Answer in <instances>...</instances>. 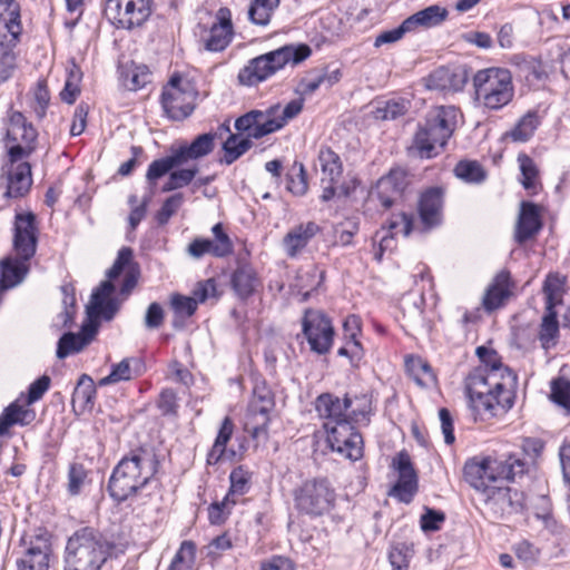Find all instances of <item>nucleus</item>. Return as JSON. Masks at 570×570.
Returning <instances> with one entry per match:
<instances>
[{
  "label": "nucleus",
  "mask_w": 570,
  "mask_h": 570,
  "mask_svg": "<svg viewBox=\"0 0 570 570\" xmlns=\"http://www.w3.org/2000/svg\"><path fill=\"white\" fill-rule=\"evenodd\" d=\"M230 284L238 298L247 299L255 293L261 282L255 269L248 264H243L232 274Z\"/></svg>",
  "instance_id": "obj_28"
},
{
  "label": "nucleus",
  "mask_w": 570,
  "mask_h": 570,
  "mask_svg": "<svg viewBox=\"0 0 570 570\" xmlns=\"http://www.w3.org/2000/svg\"><path fill=\"white\" fill-rule=\"evenodd\" d=\"M304 98H298L291 100L286 106L282 107L279 104L273 105L272 107H276L277 111H275L276 124H281V128H283L288 120L295 118L303 109Z\"/></svg>",
  "instance_id": "obj_59"
},
{
  "label": "nucleus",
  "mask_w": 570,
  "mask_h": 570,
  "mask_svg": "<svg viewBox=\"0 0 570 570\" xmlns=\"http://www.w3.org/2000/svg\"><path fill=\"white\" fill-rule=\"evenodd\" d=\"M538 338L546 351L553 348L559 340V322L556 308L546 309L542 316Z\"/></svg>",
  "instance_id": "obj_33"
},
{
  "label": "nucleus",
  "mask_w": 570,
  "mask_h": 570,
  "mask_svg": "<svg viewBox=\"0 0 570 570\" xmlns=\"http://www.w3.org/2000/svg\"><path fill=\"white\" fill-rule=\"evenodd\" d=\"M287 188L292 194L296 196H303L307 191L308 184L303 164L298 165L296 177L289 176Z\"/></svg>",
  "instance_id": "obj_63"
},
{
  "label": "nucleus",
  "mask_w": 570,
  "mask_h": 570,
  "mask_svg": "<svg viewBox=\"0 0 570 570\" xmlns=\"http://www.w3.org/2000/svg\"><path fill=\"white\" fill-rule=\"evenodd\" d=\"M82 73L80 68L76 65L68 70V77L65 82V87L60 92V98L63 102L72 105L80 94V81Z\"/></svg>",
  "instance_id": "obj_50"
},
{
  "label": "nucleus",
  "mask_w": 570,
  "mask_h": 570,
  "mask_svg": "<svg viewBox=\"0 0 570 570\" xmlns=\"http://www.w3.org/2000/svg\"><path fill=\"white\" fill-rule=\"evenodd\" d=\"M135 364L137 366L140 365V361L138 358H124L118 364L112 365L111 372L106 377H102L99 381V385H108L118 383L120 381H128L134 375V370L131 364ZM135 373H137V370H135Z\"/></svg>",
  "instance_id": "obj_44"
},
{
  "label": "nucleus",
  "mask_w": 570,
  "mask_h": 570,
  "mask_svg": "<svg viewBox=\"0 0 570 570\" xmlns=\"http://www.w3.org/2000/svg\"><path fill=\"white\" fill-rule=\"evenodd\" d=\"M16 43L0 40V85L8 81L17 68V57L13 51Z\"/></svg>",
  "instance_id": "obj_41"
},
{
  "label": "nucleus",
  "mask_w": 570,
  "mask_h": 570,
  "mask_svg": "<svg viewBox=\"0 0 570 570\" xmlns=\"http://www.w3.org/2000/svg\"><path fill=\"white\" fill-rule=\"evenodd\" d=\"M460 110L454 106H435L419 122L411 150L422 159H431L444 150L458 127Z\"/></svg>",
  "instance_id": "obj_6"
},
{
  "label": "nucleus",
  "mask_w": 570,
  "mask_h": 570,
  "mask_svg": "<svg viewBox=\"0 0 570 570\" xmlns=\"http://www.w3.org/2000/svg\"><path fill=\"white\" fill-rule=\"evenodd\" d=\"M546 309L556 308L561 303L563 278L559 274H549L543 284Z\"/></svg>",
  "instance_id": "obj_47"
},
{
  "label": "nucleus",
  "mask_w": 570,
  "mask_h": 570,
  "mask_svg": "<svg viewBox=\"0 0 570 570\" xmlns=\"http://www.w3.org/2000/svg\"><path fill=\"white\" fill-rule=\"evenodd\" d=\"M336 493L330 481L315 478L304 481L293 490L294 508L301 515L318 518L335 507Z\"/></svg>",
  "instance_id": "obj_9"
},
{
  "label": "nucleus",
  "mask_w": 570,
  "mask_h": 570,
  "mask_svg": "<svg viewBox=\"0 0 570 570\" xmlns=\"http://www.w3.org/2000/svg\"><path fill=\"white\" fill-rule=\"evenodd\" d=\"M409 375L420 386H430L434 383L435 376L430 364L417 356H409L405 361Z\"/></svg>",
  "instance_id": "obj_36"
},
{
  "label": "nucleus",
  "mask_w": 570,
  "mask_h": 570,
  "mask_svg": "<svg viewBox=\"0 0 570 570\" xmlns=\"http://www.w3.org/2000/svg\"><path fill=\"white\" fill-rule=\"evenodd\" d=\"M125 552L107 535L92 527L75 531L67 540L63 570H101L108 559Z\"/></svg>",
  "instance_id": "obj_5"
},
{
  "label": "nucleus",
  "mask_w": 570,
  "mask_h": 570,
  "mask_svg": "<svg viewBox=\"0 0 570 570\" xmlns=\"http://www.w3.org/2000/svg\"><path fill=\"white\" fill-rule=\"evenodd\" d=\"M88 471L81 463L73 462L68 469L67 491L70 495L80 494L83 485L87 483Z\"/></svg>",
  "instance_id": "obj_52"
},
{
  "label": "nucleus",
  "mask_w": 570,
  "mask_h": 570,
  "mask_svg": "<svg viewBox=\"0 0 570 570\" xmlns=\"http://www.w3.org/2000/svg\"><path fill=\"white\" fill-rule=\"evenodd\" d=\"M21 30L19 3L0 0V40L17 42Z\"/></svg>",
  "instance_id": "obj_26"
},
{
  "label": "nucleus",
  "mask_w": 570,
  "mask_h": 570,
  "mask_svg": "<svg viewBox=\"0 0 570 570\" xmlns=\"http://www.w3.org/2000/svg\"><path fill=\"white\" fill-rule=\"evenodd\" d=\"M278 6L279 4L269 3L268 0H252L248 8V19L254 24L265 27L269 23Z\"/></svg>",
  "instance_id": "obj_46"
},
{
  "label": "nucleus",
  "mask_w": 570,
  "mask_h": 570,
  "mask_svg": "<svg viewBox=\"0 0 570 570\" xmlns=\"http://www.w3.org/2000/svg\"><path fill=\"white\" fill-rule=\"evenodd\" d=\"M468 81L464 68L440 67L428 77V88L440 91H460Z\"/></svg>",
  "instance_id": "obj_25"
},
{
  "label": "nucleus",
  "mask_w": 570,
  "mask_h": 570,
  "mask_svg": "<svg viewBox=\"0 0 570 570\" xmlns=\"http://www.w3.org/2000/svg\"><path fill=\"white\" fill-rule=\"evenodd\" d=\"M275 111H277L276 107L250 110L236 119L235 128L239 132H245L248 139L263 138L281 129V124H276Z\"/></svg>",
  "instance_id": "obj_18"
},
{
  "label": "nucleus",
  "mask_w": 570,
  "mask_h": 570,
  "mask_svg": "<svg viewBox=\"0 0 570 570\" xmlns=\"http://www.w3.org/2000/svg\"><path fill=\"white\" fill-rule=\"evenodd\" d=\"M351 406V396L346 394L343 400L332 393H323L316 397L315 410L324 423L350 421L346 412Z\"/></svg>",
  "instance_id": "obj_23"
},
{
  "label": "nucleus",
  "mask_w": 570,
  "mask_h": 570,
  "mask_svg": "<svg viewBox=\"0 0 570 570\" xmlns=\"http://www.w3.org/2000/svg\"><path fill=\"white\" fill-rule=\"evenodd\" d=\"M234 433V423L229 416H226L220 425L214 445L207 454V463L216 464L225 453L226 444Z\"/></svg>",
  "instance_id": "obj_37"
},
{
  "label": "nucleus",
  "mask_w": 570,
  "mask_h": 570,
  "mask_svg": "<svg viewBox=\"0 0 570 570\" xmlns=\"http://www.w3.org/2000/svg\"><path fill=\"white\" fill-rule=\"evenodd\" d=\"M551 399L554 403L570 410V381L562 377L552 381Z\"/></svg>",
  "instance_id": "obj_61"
},
{
  "label": "nucleus",
  "mask_w": 570,
  "mask_h": 570,
  "mask_svg": "<svg viewBox=\"0 0 570 570\" xmlns=\"http://www.w3.org/2000/svg\"><path fill=\"white\" fill-rule=\"evenodd\" d=\"M347 419L354 423L365 424L370 423V414L372 412V400L367 394L355 395L351 397V406Z\"/></svg>",
  "instance_id": "obj_42"
},
{
  "label": "nucleus",
  "mask_w": 570,
  "mask_h": 570,
  "mask_svg": "<svg viewBox=\"0 0 570 570\" xmlns=\"http://www.w3.org/2000/svg\"><path fill=\"white\" fill-rule=\"evenodd\" d=\"M472 82L475 101L489 110H500L513 100L514 85L507 68L481 69L475 72Z\"/></svg>",
  "instance_id": "obj_8"
},
{
  "label": "nucleus",
  "mask_w": 570,
  "mask_h": 570,
  "mask_svg": "<svg viewBox=\"0 0 570 570\" xmlns=\"http://www.w3.org/2000/svg\"><path fill=\"white\" fill-rule=\"evenodd\" d=\"M320 232L321 227L315 222L301 223L291 228L282 242L286 255L297 257Z\"/></svg>",
  "instance_id": "obj_24"
},
{
  "label": "nucleus",
  "mask_w": 570,
  "mask_h": 570,
  "mask_svg": "<svg viewBox=\"0 0 570 570\" xmlns=\"http://www.w3.org/2000/svg\"><path fill=\"white\" fill-rule=\"evenodd\" d=\"M417 490L416 474L399 475L397 482L392 488L390 494L397 498L401 502L409 503Z\"/></svg>",
  "instance_id": "obj_49"
},
{
  "label": "nucleus",
  "mask_w": 570,
  "mask_h": 570,
  "mask_svg": "<svg viewBox=\"0 0 570 570\" xmlns=\"http://www.w3.org/2000/svg\"><path fill=\"white\" fill-rule=\"evenodd\" d=\"M448 17V10L439 4L426 7L404 20V27L410 31L422 28H432L441 24Z\"/></svg>",
  "instance_id": "obj_29"
},
{
  "label": "nucleus",
  "mask_w": 570,
  "mask_h": 570,
  "mask_svg": "<svg viewBox=\"0 0 570 570\" xmlns=\"http://www.w3.org/2000/svg\"><path fill=\"white\" fill-rule=\"evenodd\" d=\"M153 12L151 0H106L104 14L118 29L142 26Z\"/></svg>",
  "instance_id": "obj_10"
},
{
  "label": "nucleus",
  "mask_w": 570,
  "mask_h": 570,
  "mask_svg": "<svg viewBox=\"0 0 570 570\" xmlns=\"http://www.w3.org/2000/svg\"><path fill=\"white\" fill-rule=\"evenodd\" d=\"M387 227L392 236L396 234L409 236L414 228V215L406 213L393 215L387 222Z\"/></svg>",
  "instance_id": "obj_58"
},
{
  "label": "nucleus",
  "mask_w": 570,
  "mask_h": 570,
  "mask_svg": "<svg viewBox=\"0 0 570 570\" xmlns=\"http://www.w3.org/2000/svg\"><path fill=\"white\" fill-rule=\"evenodd\" d=\"M217 23L209 29L208 37L204 40V48L207 51L220 52L230 43L234 30L232 23V12L223 7L217 11Z\"/></svg>",
  "instance_id": "obj_21"
},
{
  "label": "nucleus",
  "mask_w": 570,
  "mask_h": 570,
  "mask_svg": "<svg viewBox=\"0 0 570 570\" xmlns=\"http://www.w3.org/2000/svg\"><path fill=\"white\" fill-rule=\"evenodd\" d=\"M7 171V190L4 196L8 198H19L24 196L32 184L31 167L28 163H20Z\"/></svg>",
  "instance_id": "obj_27"
},
{
  "label": "nucleus",
  "mask_w": 570,
  "mask_h": 570,
  "mask_svg": "<svg viewBox=\"0 0 570 570\" xmlns=\"http://www.w3.org/2000/svg\"><path fill=\"white\" fill-rule=\"evenodd\" d=\"M122 81L128 90L136 91L150 81V72L146 66H134L124 73Z\"/></svg>",
  "instance_id": "obj_53"
},
{
  "label": "nucleus",
  "mask_w": 570,
  "mask_h": 570,
  "mask_svg": "<svg viewBox=\"0 0 570 570\" xmlns=\"http://www.w3.org/2000/svg\"><path fill=\"white\" fill-rule=\"evenodd\" d=\"M115 286L110 281H104L91 294L87 306L88 321L82 324L79 333H65L58 341L57 357L66 358L70 354L81 352L90 344L98 331L99 318L111 321L120 308L121 302L112 297Z\"/></svg>",
  "instance_id": "obj_4"
},
{
  "label": "nucleus",
  "mask_w": 570,
  "mask_h": 570,
  "mask_svg": "<svg viewBox=\"0 0 570 570\" xmlns=\"http://www.w3.org/2000/svg\"><path fill=\"white\" fill-rule=\"evenodd\" d=\"M275 406L274 394L265 384H257L253 389V396L249 401L245 431L253 439H259L267 435L269 424V413Z\"/></svg>",
  "instance_id": "obj_12"
},
{
  "label": "nucleus",
  "mask_w": 570,
  "mask_h": 570,
  "mask_svg": "<svg viewBox=\"0 0 570 570\" xmlns=\"http://www.w3.org/2000/svg\"><path fill=\"white\" fill-rule=\"evenodd\" d=\"M134 252L130 247H122L117 255L116 261L112 266L107 272V277L109 279L117 278L125 269L126 272L130 268V266H138L137 263L132 261Z\"/></svg>",
  "instance_id": "obj_56"
},
{
  "label": "nucleus",
  "mask_w": 570,
  "mask_h": 570,
  "mask_svg": "<svg viewBox=\"0 0 570 570\" xmlns=\"http://www.w3.org/2000/svg\"><path fill=\"white\" fill-rule=\"evenodd\" d=\"M538 126L539 118L537 112L529 111L518 121L510 136L514 141H527L533 136Z\"/></svg>",
  "instance_id": "obj_48"
},
{
  "label": "nucleus",
  "mask_w": 570,
  "mask_h": 570,
  "mask_svg": "<svg viewBox=\"0 0 570 570\" xmlns=\"http://www.w3.org/2000/svg\"><path fill=\"white\" fill-rule=\"evenodd\" d=\"M542 228L540 207L530 202H522L514 228V240L523 245L533 239Z\"/></svg>",
  "instance_id": "obj_20"
},
{
  "label": "nucleus",
  "mask_w": 570,
  "mask_h": 570,
  "mask_svg": "<svg viewBox=\"0 0 570 570\" xmlns=\"http://www.w3.org/2000/svg\"><path fill=\"white\" fill-rule=\"evenodd\" d=\"M89 112V106L86 102H80L73 114V120L70 126L71 136H79L83 132L87 125V116Z\"/></svg>",
  "instance_id": "obj_62"
},
{
  "label": "nucleus",
  "mask_w": 570,
  "mask_h": 570,
  "mask_svg": "<svg viewBox=\"0 0 570 570\" xmlns=\"http://www.w3.org/2000/svg\"><path fill=\"white\" fill-rule=\"evenodd\" d=\"M455 175L468 183H480L485 178V171L478 161H460L454 168Z\"/></svg>",
  "instance_id": "obj_54"
},
{
  "label": "nucleus",
  "mask_w": 570,
  "mask_h": 570,
  "mask_svg": "<svg viewBox=\"0 0 570 570\" xmlns=\"http://www.w3.org/2000/svg\"><path fill=\"white\" fill-rule=\"evenodd\" d=\"M230 487L223 504H235L236 498L246 494L252 487V472L243 465L236 466L229 474Z\"/></svg>",
  "instance_id": "obj_34"
},
{
  "label": "nucleus",
  "mask_w": 570,
  "mask_h": 570,
  "mask_svg": "<svg viewBox=\"0 0 570 570\" xmlns=\"http://www.w3.org/2000/svg\"><path fill=\"white\" fill-rule=\"evenodd\" d=\"M261 570H295V566L286 557L273 556L262 562Z\"/></svg>",
  "instance_id": "obj_64"
},
{
  "label": "nucleus",
  "mask_w": 570,
  "mask_h": 570,
  "mask_svg": "<svg viewBox=\"0 0 570 570\" xmlns=\"http://www.w3.org/2000/svg\"><path fill=\"white\" fill-rule=\"evenodd\" d=\"M181 165L184 164L181 163L178 154L176 150H173L169 156L156 159L149 165L146 173V179L150 185H154L157 179L170 174L173 168Z\"/></svg>",
  "instance_id": "obj_38"
},
{
  "label": "nucleus",
  "mask_w": 570,
  "mask_h": 570,
  "mask_svg": "<svg viewBox=\"0 0 570 570\" xmlns=\"http://www.w3.org/2000/svg\"><path fill=\"white\" fill-rule=\"evenodd\" d=\"M196 92L178 75H174L164 87L161 94V106L166 116L171 120H184L195 109Z\"/></svg>",
  "instance_id": "obj_11"
},
{
  "label": "nucleus",
  "mask_w": 570,
  "mask_h": 570,
  "mask_svg": "<svg viewBox=\"0 0 570 570\" xmlns=\"http://www.w3.org/2000/svg\"><path fill=\"white\" fill-rule=\"evenodd\" d=\"M410 105L406 99L386 100L375 108L374 117L379 120H395L409 111Z\"/></svg>",
  "instance_id": "obj_40"
},
{
  "label": "nucleus",
  "mask_w": 570,
  "mask_h": 570,
  "mask_svg": "<svg viewBox=\"0 0 570 570\" xmlns=\"http://www.w3.org/2000/svg\"><path fill=\"white\" fill-rule=\"evenodd\" d=\"M33 414L17 403L10 404L0 416V434L3 435L14 424H28Z\"/></svg>",
  "instance_id": "obj_39"
},
{
  "label": "nucleus",
  "mask_w": 570,
  "mask_h": 570,
  "mask_svg": "<svg viewBox=\"0 0 570 570\" xmlns=\"http://www.w3.org/2000/svg\"><path fill=\"white\" fill-rule=\"evenodd\" d=\"M216 134L206 132L197 136L188 146L175 149L183 164L207 156L214 150Z\"/></svg>",
  "instance_id": "obj_31"
},
{
  "label": "nucleus",
  "mask_w": 570,
  "mask_h": 570,
  "mask_svg": "<svg viewBox=\"0 0 570 570\" xmlns=\"http://www.w3.org/2000/svg\"><path fill=\"white\" fill-rule=\"evenodd\" d=\"M303 333L311 350L325 354L330 351L334 336L331 321L323 314L306 312L303 318Z\"/></svg>",
  "instance_id": "obj_16"
},
{
  "label": "nucleus",
  "mask_w": 570,
  "mask_h": 570,
  "mask_svg": "<svg viewBox=\"0 0 570 570\" xmlns=\"http://www.w3.org/2000/svg\"><path fill=\"white\" fill-rule=\"evenodd\" d=\"M196 556V546L193 541H183L176 552L169 569L171 570H190Z\"/></svg>",
  "instance_id": "obj_51"
},
{
  "label": "nucleus",
  "mask_w": 570,
  "mask_h": 570,
  "mask_svg": "<svg viewBox=\"0 0 570 570\" xmlns=\"http://www.w3.org/2000/svg\"><path fill=\"white\" fill-rule=\"evenodd\" d=\"M160 462L153 448L131 450L114 468L108 481V492L117 502L136 497L155 478Z\"/></svg>",
  "instance_id": "obj_3"
},
{
  "label": "nucleus",
  "mask_w": 570,
  "mask_h": 570,
  "mask_svg": "<svg viewBox=\"0 0 570 570\" xmlns=\"http://www.w3.org/2000/svg\"><path fill=\"white\" fill-rule=\"evenodd\" d=\"M37 130L26 117L14 111L9 119L7 129V146L10 163H17L28 157L35 149Z\"/></svg>",
  "instance_id": "obj_13"
},
{
  "label": "nucleus",
  "mask_w": 570,
  "mask_h": 570,
  "mask_svg": "<svg viewBox=\"0 0 570 570\" xmlns=\"http://www.w3.org/2000/svg\"><path fill=\"white\" fill-rule=\"evenodd\" d=\"M214 239L197 237L186 248V253L194 259H200L206 254L223 258L233 253L234 246L230 237L224 230L222 223L213 226Z\"/></svg>",
  "instance_id": "obj_17"
},
{
  "label": "nucleus",
  "mask_w": 570,
  "mask_h": 570,
  "mask_svg": "<svg viewBox=\"0 0 570 570\" xmlns=\"http://www.w3.org/2000/svg\"><path fill=\"white\" fill-rule=\"evenodd\" d=\"M198 173L197 167L193 168H184L179 170L171 171L169 174L168 180L163 186V191H171L179 188H183L191 183V180L195 178L196 174Z\"/></svg>",
  "instance_id": "obj_55"
},
{
  "label": "nucleus",
  "mask_w": 570,
  "mask_h": 570,
  "mask_svg": "<svg viewBox=\"0 0 570 570\" xmlns=\"http://www.w3.org/2000/svg\"><path fill=\"white\" fill-rule=\"evenodd\" d=\"M170 304L175 314L173 326L177 330H181L185 325V318L190 317L196 312L198 306L197 301L196 298L175 294L171 297Z\"/></svg>",
  "instance_id": "obj_35"
},
{
  "label": "nucleus",
  "mask_w": 570,
  "mask_h": 570,
  "mask_svg": "<svg viewBox=\"0 0 570 570\" xmlns=\"http://www.w3.org/2000/svg\"><path fill=\"white\" fill-rule=\"evenodd\" d=\"M475 353L481 365L466 376L465 391L475 417L489 420L512 407L517 375L503 366L501 357L493 348L479 346Z\"/></svg>",
  "instance_id": "obj_2"
},
{
  "label": "nucleus",
  "mask_w": 570,
  "mask_h": 570,
  "mask_svg": "<svg viewBox=\"0 0 570 570\" xmlns=\"http://www.w3.org/2000/svg\"><path fill=\"white\" fill-rule=\"evenodd\" d=\"M409 184L406 170L392 168L389 174L377 180L370 193V198L377 199L383 208L389 209L403 198Z\"/></svg>",
  "instance_id": "obj_15"
},
{
  "label": "nucleus",
  "mask_w": 570,
  "mask_h": 570,
  "mask_svg": "<svg viewBox=\"0 0 570 570\" xmlns=\"http://www.w3.org/2000/svg\"><path fill=\"white\" fill-rule=\"evenodd\" d=\"M317 158L323 175L322 183H338L343 174V164L340 156L330 147H322Z\"/></svg>",
  "instance_id": "obj_32"
},
{
  "label": "nucleus",
  "mask_w": 570,
  "mask_h": 570,
  "mask_svg": "<svg viewBox=\"0 0 570 570\" xmlns=\"http://www.w3.org/2000/svg\"><path fill=\"white\" fill-rule=\"evenodd\" d=\"M528 471V462L515 454L504 460L473 458L463 468L464 480L475 490L478 501L495 519L522 509V493L503 485V481L514 482Z\"/></svg>",
  "instance_id": "obj_1"
},
{
  "label": "nucleus",
  "mask_w": 570,
  "mask_h": 570,
  "mask_svg": "<svg viewBox=\"0 0 570 570\" xmlns=\"http://www.w3.org/2000/svg\"><path fill=\"white\" fill-rule=\"evenodd\" d=\"M252 147L250 139L239 138L237 135L230 134L226 141L223 144L224 158L227 165L233 164L240 156H243Z\"/></svg>",
  "instance_id": "obj_45"
},
{
  "label": "nucleus",
  "mask_w": 570,
  "mask_h": 570,
  "mask_svg": "<svg viewBox=\"0 0 570 570\" xmlns=\"http://www.w3.org/2000/svg\"><path fill=\"white\" fill-rule=\"evenodd\" d=\"M514 282L508 269L500 271L491 281L482 298L485 312L491 313L501 308L511 297Z\"/></svg>",
  "instance_id": "obj_19"
},
{
  "label": "nucleus",
  "mask_w": 570,
  "mask_h": 570,
  "mask_svg": "<svg viewBox=\"0 0 570 570\" xmlns=\"http://www.w3.org/2000/svg\"><path fill=\"white\" fill-rule=\"evenodd\" d=\"M50 547L46 541L31 544L23 557L17 560L18 570H48Z\"/></svg>",
  "instance_id": "obj_30"
},
{
  "label": "nucleus",
  "mask_w": 570,
  "mask_h": 570,
  "mask_svg": "<svg viewBox=\"0 0 570 570\" xmlns=\"http://www.w3.org/2000/svg\"><path fill=\"white\" fill-rule=\"evenodd\" d=\"M33 100L32 109L36 116L42 119L50 102V94L46 81H38L33 91Z\"/></svg>",
  "instance_id": "obj_60"
},
{
  "label": "nucleus",
  "mask_w": 570,
  "mask_h": 570,
  "mask_svg": "<svg viewBox=\"0 0 570 570\" xmlns=\"http://www.w3.org/2000/svg\"><path fill=\"white\" fill-rule=\"evenodd\" d=\"M327 434V443L332 451L342 456L356 461L363 455V438L351 421L337 423H324Z\"/></svg>",
  "instance_id": "obj_14"
},
{
  "label": "nucleus",
  "mask_w": 570,
  "mask_h": 570,
  "mask_svg": "<svg viewBox=\"0 0 570 570\" xmlns=\"http://www.w3.org/2000/svg\"><path fill=\"white\" fill-rule=\"evenodd\" d=\"M518 163L521 170V184L524 189L537 193L539 186V170L533 159L525 154L518 156Z\"/></svg>",
  "instance_id": "obj_43"
},
{
  "label": "nucleus",
  "mask_w": 570,
  "mask_h": 570,
  "mask_svg": "<svg viewBox=\"0 0 570 570\" xmlns=\"http://www.w3.org/2000/svg\"><path fill=\"white\" fill-rule=\"evenodd\" d=\"M443 189L432 187L420 197L419 215L424 229H431L442 222Z\"/></svg>",
  "instance_id": "obj_22"
},
{
  "label": "nucleus",
  "mask_w": 570,
  "mask_h": 570,
  "mask_svg": "<svg viewBox=\"0 0 570 570\" xmlns=\"http://www.w3.org/2000/svg\"><path fill=\"white\" fill-rule=\"evenodd\" d=\"M183 203L184 195L181 193H176L168 197L155 216L157 223L159 225H166L171 216L181 207Z\"/></svg>",
  "instance_id": "obj_57"
},
{
  "label": "nucleus",
  "mask_w": 570,
  "mask_h": 570,
  "mask_svg": "<svg viewBox=\"0 0 570 570\" xmlns=\"http://www.w3.org/2000/svg\"><path fill=\"white\" fill-rule=\"evenodd\" d=\"M312 53L307 45H286L250 60L238 72V81L245 86L258 85L287 65L296 66Z\"/></svg>",
  "instance_id": "obj_7"
}]
</instances>
